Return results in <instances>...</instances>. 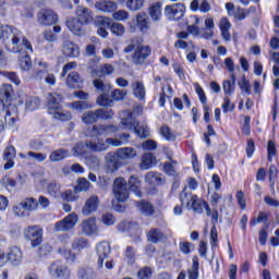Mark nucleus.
<instances>
[{
    "label": "nucleus",
    "instance_id": "39448f33",
    "mask_svg": "<svg viewBox=\"0 0 279 279\" xmlns=\"http://www.w3.org/2000/svg\"><path fill=\"white\" fill-rule=\"evenodd\" d=\"M112 191L117 202H128V197H130V190L128 189V181H125V179H116L113 181Z\"/></svg>",
    "mask_w": 279,
    "mask_h": 279
},
{
    "label": "nucleus",
    "instance_id": "20e7f679",
    "mask_svg": "<svg viewBox=\"0 0 279 279\" xmlns=\"http://www.w3.org/2000/svg\"><path fill=\"white\" fill-rule=\"evenodd\" d=\"M180 202L190 210L197 213V215H203L205 209L207 217H210V207L208 206V203L199 199L197 195H193L186 187L180 193Z\"/></svg>",
    "mask_w": 279,
    "mask_h": 279
},
{
    "label": "nucleus",
    "instance_id": "e2e57ef3",
    "mask_svg": "<svg viewBox=\"0 0 279 279\" xmlns=\"http://www.w3.org/2000/svg\"><path fill=\"white\" fill-rule=\"evenodd\" d=\"M98 110V119H105V120H109L112 119V117H114V111H112V109H97Z\"/></svg>",
    "mask_w": 279,
    "mask_h": 279
},
{
    "label": "nucleus",
    "instance_id": "ddd939ff",
    "mask_svg": "<svg viewBox=\"0 0 279 279\" xmlns=\"http://www.w3.org/2000/svg\"><path fill=\"white\" fill-rule=\"evenodd\" d=\"M120 124L123 130H130V132H134L135 128H138V121L134 118V114L131 111H123L121 114Z\"/></svg>",
    "mask_w": 279,
    "mask_h": 279
},
{
    "label": "nucleus",
    "instance_id": "de8ad7c7",
    "mask_svg": "<svg viewBox=\"0 0 279 279\" xmlns=\"http://www.w3.org/2000/svg\"><path fill=\"white\" fill-rule=\"evenodd\" d=\"M71 108L81 112L82 110H90V108H93V105L88 101H73L71 104Z\"/></svg>",
    "mask_w": 279,
    "mask_h": 279
},
{
    "label": "nucleus",
    "instance_id": "5fc2aeb1",
    "mask_svg": "<svg viewBox=\"0 0 279 279\" xmlns=\"http://www.w3.org/2000/svg\"><path fill=\"white\" fill-rule=\"evenodd\" d=\"M40 106V99L38 98H28L25 102V110H28L32 112L33 110H36Z\"/></svg>",
    "mask_w": 279,
    "mask_h": 279
},
{
    "label": "nucleus",
    "instance_id": "680f3d73",
    "mask_svg": "<svg viewBox=\"0 0 279 279\" xmlns=\"http://www.w3.org/2000/svg\"><path fill=\"white\" fill-rule=\"evenodd\" d=\"M157 147H158V143H156V141H154V140L145 141L142 144V148L144 149V151H155V149H157Z\"/></svg>",
    "mask_w": 279,
    "mask_h": 279
},
{
    "label": "nucleus",
    "instance_id": "f8f14e48",
    "mask_svg": "<svg viewBox=\"0 0 279 279\" xmlns=\"http://www.w3.org/2000/svg\"><path fill=\"white\" fill-rule=\"evenodd\" d=\"M151 54V48L149 46H137L132 60L134 64H145V60Z\"/></svg>",
    "mask_w": 279,
    "mask_h": 279
},
{
    "label": "nucleus",
    "instance_id": "72a5a7b5",
    "mask_svg": "<svg viewBox=\"0 0 279 279\" xmlns=\"http://www.w3.org/2000/svg\"><path fill=\"white\" fill-rule=\"evenodd\" d=\"M68 156L69 149L60 148L50 153L49 160L50 162H60V160H64Z\"/></svg>",
    "mask_w": 279,
    "mask_h": 279
},
{
    "label": "nucleus",
    "instance_id": "69168bd1",
    "mask_svg": "<svg viewBox=\"0 0 279 279\" xmlns=\"http://www.w3.org/2000/svg\"><path fill=\"white\" fill-rule=\"evenodd\" d=\"M238 85L240 86L242 93H245L246 95L252 94V89L250 87V81H246L245 76L242 77L241 82H239Z\"/></svg>",
    "mask_w": 279,
    "mask_h": 279
},
{
    "label": "nucleus",
    "instance_id": "338daca9",
    "mask_svg": "<svg viewBox=\"0 0 279 279\" xmlns=\"http://www.w3.org/2000/svg\"><path fill=\"white\" fill-rule=\"evenodd\" d=\"M153 276V271L151 268L149 267H143L138 272H137V277L140 279H149Z\"/></svg>",
    "mask_w": 279,
    "mask_h": 279
},
{
    "label": "nucleus",
    "instance_id": "0eeeda50",
    "mask_svg": "<svg viewBox=\"0 0 279 279\" xmlns=\"http://www.w3.org/2000/svg\"><path fill=\"white\" fill-rule=\"evenodd\" d=\"M24 236L31 241L32 247H38L43 243V227L31 226L24 230Z\"/></svg>",
    "mask_w": 279,
    "mask_h": 279
},
{
    "label": "nucleus",
    "instance_id": "052dcab7",
    "mask_svg": "<svg viewBox=\"0 0 279 279\" xmlns=\"http://www.w3.org/2000/svg\"><path fill=\"white\" fill-rule=\"evenodd\" d=\"M112 19H114V21H128V19H130V13L125 10H119L113 12Z\"/></svg>",
    "mask_w": 279,
    "mask_h": 279
},
{
    "label": "nucleus",
    "instance_id": "09e8293b",
    "mask_svg": "<svg viewBox=\"0 0 279 279\" xmlns=\"http://www.w3.org/2000/svg\"><path fill=\"white\" fill-rule=\"evenodd\" d=\"M192 20H194V24L187 26V32H190V34H193V36H199V16L194 15L192 16Z\"/></svg>",
    "mask_w": 279,
    "mask_h": 279
},
{
    "label": "nucleus",
    "instance_id": "c03bdc74",
    "mask_svg": "<svg viewBox=\"0 0 279 279\" xmlns=\"http://www.w3.org/2000/svg\"><path fill=\"white\" fill-rule=\"evenodd\" d=\"M124 260L128 265H134L136 263V251L132 246H126L124 252Z\"/></svg>",
    "mask_w": 279,
    "mask_h": 279
},
{
    "label": "nucleus",
    "instance_id": "473e14b6",
    "mask_svg": "<svg viewBox=\"0 0 279 279\" xmlns=\"http://www.w3.org/2000/svg\"><path fill=\"white\" fill-rule=\"evenodd\" d=\"M66 25L70 29V32H72V34H74L75 36H82V34H84V31L82 29V22H80V20L77 19H73V20H69L66 22Z\"/></svg>",
    "mask_w": 279,
    "mask_h": 279
},
{
    "label": "nucleus",
    "instance_id": "a211bd4d",
    "mask_svg": "<svg viewBox=\"0 0 279 279\" xmlns=\"http://www.w3.org/2000/svg\"><path fill=\"white\" fill-rule=\"evenodd\" d=\"M4 163V171H8L14 167V158H16V148L12 145L7 146L2 154Z\"/></svg>",
    "mask_w": 279,
    "mask_h": 279
},
{
    "label": "nucleus",
    "instance_id": "4c0bfd02",
    "mask_svg": "<svg viewBox=\"0 0 279 279\" xmlns=\"http://www.w3.org/2000/svg\"><path fill=\"white\" fill-rule=\"evenodd\" d=\"M133 95L140 99H145V85H143V82L135 81L132 84Z\"/></svg>",
    "mask_w": 279,
    "mask_h": 279
},
{
    "label": "nucleus",
    "instance_id": "c85d7f7f",
    "mask_svg": "<svg viewBox=\"0 0 279 279\" xmlns=\"http://www.w3.org/2000/svg\"><path fill=\"white\" fill-rule=\"evenodd\" d=\"M132 135L128 133L120 134L118 138H107V144L112 145V147H121V145H128L130 143Z\"/></svg>",
    "mask_w": 279,
    "mask_h": 279
},
{
    "label": "nucleus",
    "instance_id": "393cba45",
    "mask_svg": "<svg viewBox=\"0 0 279 279\" xmlns=\"http://www.w3.org/2000/svg\"><path fill=\"white\" fill-rule=\"evenodd\" d=\"M192 12H203V14L208 13V11L211 9L210 3H208V0H193L190 4Z\"/></svg>",
    "mask_w": 279,
    "mask_h": 279
},
{
    "label": "nucleus",
    "instance_id": "37998d69",
    "mask_svg": "<svg viewBox=\"0 0 279 279\" xmlns=\"http://www.w3.org/2000/svg\"><path fill=\"white\" fill-rule=\"evenodd\" d=\"M129 184H130L131 191H134L136 197H142L141 190H140L141 189V179L132 175L129 179Z\"/></svg>",
    "mask_w": 279,
    "mask_h": 279
},
{
    "label": "nucleus",
    "instance_id": "4468645a",
    "mask_svg": "<svg viewBox=\"0 0 279 279\" xmlns=\"http://www.w3.org/2000/svg\"><path fill=\"white\" fill-rule=\"evenodd\" d=\"M38 23L40 25H56L58 23V14L51 9H44L38 13Z\"/></svg>",
    "mask_w": 279,
    "mask_h": 279
},
{
    "label": "nucleus",
    "instance_id": "dca6fc26",
    "mask_svg": "<svg viewBox=\"0 0 279 279\" xmlns=\"http://www.w3.org/2000/svg\"><path fill=\"white\" fill-rule=\"evenodd\" d=\"M97 208H99V196L93 195L86 199L84 206L82 207V215L84 217H89L93 213H97Z\"/></svg>",
    "mask_w": 279,
    "mask_h": 279
},
{
    "label": "nucleus",
    "instance_id": "6ab92c4d",
    "mask_svg": "<svg viewBox=\"0 0 279 279\" xmlns=\"http://www.w3.org/2000/svg\"><path fill=\"white\" fill-rule=\"evenodd\" d=\"M61 51L65 58H80V47L69 40L63 43Z\"/></svg>",
    "mask_w": 279,
    "mask_h": 279
},
{
    "label": "nucleus",
    "instance_id": "412c9836",
    "mask_svg": "<svg viewBox=\"0 0 279 279\" xmlns=\"http://www.w3.org/2000/svg\"><path fill=\"white\" fill-rule=\"evenodd\" d=\"M47 194L54 199H58L62 193V184L57 180H52L46 185Z\"/></svg>",
    "mask_w": 279,
    "mask_h": 279
},
{
    "label": "nucleus",
    "instance_id": "ea45409f",
    "mask_svg": "<svg viewBox=\"0 0 279 279\" xmlns=\"http://www.w3.org/2000/svg\"><path fill=\"white\" fill-rule=\"evenodd\" d=\"M136 23L141 32H147V29H149V21L147 20V14L145 13H138L136 15Z\"/></svg>",
    "mask_w": 279,
    "mask_h": 279
},
{
    "label": "nucleus",
    "instance_id": "423d86ee",
    "mask_svg": "<svg viewBox=\"0 0 279 279\" xmlns=\"http://www.w3.org/2000/svg\"><path fill=\"white\" fill-rule=\"evenodd\" d=\"M77 221H80V217L72 213L54 223V232H69L77 226Z\"/></svg>",
    "mask_w": 279,
    "mask_h": 279
},
{
    "label": "nucleus",
    "instance_id": "f03ea898",
    "mask_svg": "<svg viewBox=\"0 0 279 279\" xmlns=\"http://www.w3.org/2000/svg\"><path fill=\"white\" fill-rule=\"evenodd\" d=\"M117 132H119V128L113 124L94 125L90 131L92 140L86 142L87 149H90V151H106L110 144L104 142L99 136H108L117 134Z\"/></svg>",
    "mask_w": 279,
    "mask_h": 279
},
{
    "label": "nucleus",
    "instance_id": "6e6d98bb",
    "mask_svg": "<svg viewBox=\"0 0 279 279\" xmlns=\"http://www.w3.org/2000/svg\"><path fill=\"white\" fill-rule=\"evenodd\" d=\"M138 208L143 215H154V206L147 202H141Z\"/></svg>",
    "mask_w": 279,
    "mask_h": 279
},
{
    "label": "nucleus",
    "instance_id": "bb28decb",
    "mask_svg": "<svg viewBox=\"0 0 279 279\" xmlns=\"http://www.w3.org/2000/svg\"><path fill=\"white\" fill-rule=\"evenodd\" d=\"M95 8L99 12H114V10H117V2L112 0H102L96 2Z\"/></svg>",
    "mask_w": 279,
    "mask_h": 279
},
{
    "label": "nucleus",
    "instance_id": "79ce46f5",
    "mask_svg": "<svg viewBox=\"0 0 279 279\" xmlns=\"http://www.w3.org/2000/svg\"><path fill=\"white\" fill-rule=\"evenodd\" d=\"M126 8L130 12H138L145 8V0H126Z\"/></svg>",
    "mask_w": 279,
    "mask_h": 279
},
{
    "label": "nucleus",
    "instance_id": "f704fd0d",
    "mask_svg": "<svg viewBox=\"0 0 279 279\" xmlns=\"http://www.w3.org/2000/svg\"><path fill=\"white\" fill-rule=\"evenodd\" d=\"M145 181L150 186H160V184H162V177L158 172H148L145 175Z\"/></svg>",
    "mask_w": 279,
    "mask_h": 279
},
{
    "label": "nucleus",
    "instance_id": "6e6552de",
    "mask_svg": "<svg viewBox=\"0 0 279 279\" xmlns=\"http://www.w3.org/2000/svg\"><path fill=\"white\" fill-rule=\"evenodd\" d=\"M184 12H186V8L183 3H174L165 8V14L169 21H180L184 16Z\"/></svg>",
    "mask_w": 279,
    "mask_h": 279
},
{
    "label": "nucleus",
    "instance_id": "8fccbe9b",
    "mask_svg": "<svg viewBox=\"0 0 279 279\" xmlns=\"http://www.w3.org/2000/svg\"><path fill=\"white\" fill-rule=\"evenodd\" d=\"M90 189V182L84 178L77 180V185L75 186V192L80 193L82 191H88Z\"/></svg>",
    "mask_w": 279,
    "mask_h": 279
},
{
    "label": "nucleus",
    "instance_id": "2f4dec72",
    "mask_svg": "<svg viewBox=\"0 0 279 279\" xmlns=\"http://www.w3.org/2000/svg\"><path fill=\"white\" fill-rule=\"evenodd\" d=\"M149 16L153 19V21H160V17L162 16V3L160 2H154L149 9Z\"/></svg>",
    "mask_w": 279,
    "mask_h": 279
},
{
    "label": "nucleus",
    "instance_id": "864d4df0",
    "mask_svg": "<svg viewBox=\"0 0 279 279\" xmlns=\"http://www.w3.org/2000/svg\"><path fill=\"white\" fill-rule=\"evenodd\" d=\"M270 189L274 191L276 184V175H278V168L275 165H271L268 169Z\"/></svg>",
    "mask_w": 279,
    "mask_h": 279
},
{
    "label": "nucleus",
    "instance_id": "603ef678",
    "mask_svg": "<svg viewBox=\"0 0 279 279\" xmlns=\"http://www.w3.org/2000/svg\"><path fill=\"white\" fill-rule=\"evenodd\" d=\"M12 210L16 217H29V213L25 209L23 203L13 206Z\"/></svg>",
    "mask_w": 279,
    "mask_h": 279
},
{
    "label": "nucleus",
    "instance_id": "cd10ccee",
    "mask_svg": "<svg viewBox=\"0 0 279 279\" xmlns=\"http://www.w3.org/2000/svg\"><path fill=\"white\" fill-rule=\"evenodd\" d=\"M71 247L74 252H82L83 250H88L90 247V242L86 238H75L72 241Z\"/></svg>",
    "mask_w": 279,
    "mask_h": 279
},
{
    "label": "nucleus",
    "instance_id": "e433bc0d",
    "mask_svg": "<svg viewBox=\"0 0 279 279\" xmlns=\"http://www.w3.org/2000/svg\"><path fill=\"white\" fill-rule=\"evenodd\" d=\"M76 277L78 279H97V272H95V270L89 267L80 268L76 271Z\"/></svg>",
    "mask_w": 279,
    "mask_h": 279
},
{
    "label": "nucleus",
    "instance_id": "aec40b11",
    "mask_svg": "<svg viewBox=\"0 0 279 279\" xmlns=\"http://www.w3.org/2000/svg\"><path fill=\"white\" fill-rule=\"evenodd\" d=\"M147 240L149 243H165L167 234L158 228H153L147 233Z\"/></svg>",
    "mask_w": 279,
    "mask_h": 279
},
{
    "label": "nucleus",
    "instance_id": "13d9d810",
    "mask_svg": "<svg viewBox=\"0 0 279 279\" xmlns=\"http://www.w3.org/2000/svg\"><path fill=\"white\" fill-rule=\"evenodd\" d=\"M49 114H52L53 119H56L57 121H71V112H60V111H56V112H51L49 111Z\"/></svg>",
    "mask_w": 279,
    "mask_h": 279
},
{
    "label": "nucleus",
    "instance_id": "1a4fd4ad",
    "mask_svg": "<svg viewBox=\"0 0 279 279\" xmlns=\"http://www.w3.org/2000/svg\"><path fill=\"white\" fill-rule=\"evenodd\" d=\"M49 272L51 274V276H54L56 278H71V270H69V268L60 260H56L49 266Z\"/></svg>",
    "mask_w": 279,
    "mask_h": 279
},
{
    "label": "nucleus",
    "instance_id": "9b49d317",
    "mask_svg": "<svg viewBox=\"0 0 279 279\" xmlns=\"http://www.w3.org/2000/svg\"><path fill=\"white\" fill-rule=\"evenodd\" d=\"M49 73V63L46 61H37L35 63V69L31 72V80H36L38 82H43L45 75Z\"/></svg>",
    "mask_w": 279,
    "mask_h": 279
},
{
    "label": "nucleus",
    "instance_id": "b1692460",
    "mask_svg": "<svg viewBox=\"0 0 279 279\" xmlns=\"http://www.w3.org/2000/svg\"><path fill=\"white\" fill-rule=\"evenodd\" d=\"M156 165V157L151 153H145L140 162V169L142 171H147V169H151Z\"/></svg>",
    "mask_w": 279,
    "mask_h": 279
},
{
    "label": "nucleus",
    "instance_id": "f257e3e1",
    "mask_svg": "<svg viewBox=\"0 0 279 279\" xmlns=\"http://www.w3.org/2000/svg\"><path fill=\"white\" fill-rule=\"evenodd\" d=\"M0 40L7 44V49L11 53H21L19 59L20 69L24 73L32 71V58L29 53H34V48L29 39L23 34V32L12 25H2L0 23Z\"/></svg>",
    "mask_w": 279,
    "mask_h": 279
},
{
    "label": "nucleus",
    "instance_id": "bf43d9fd",
    "mask_svg": "<svg viewBox=\"0 0 279 279\" xmlns=\"http://www.w3.org/2000/svg\"><path fill=\"white\" fill-rule=\"evenodd\" d=\"M110 31L114 36H123V34H125V26L121 23H113Z\"/></svg>",
    "mask_w": 279,
    "mask_h": 279
},
{
    "label": "nucleus",
    "instance_id": "a878e982",
    "mask_svg": "<svg viewBox=\"0 0 279 279\" xmlns=\"http://www.w3.org/2000/svg\"><path fill=\"white\" fill-rule=\"evenodd\" d=\"M83 82L84 81L82 80V76H80V73L71 72L66 77L65 84L69 88H82Z\"/></svg>",
    "mask_w": 279,
    "mask_h": 279
},
{
    "label": "nucleus",
    "instance_id": "3c124183",
    "mask_svg": "<svg viewBox=\"0 0 279 279\" xmlns=\"http://www.w3.org/2000/svg\"><path fill=\"white\" fill-rule=\"evenodd\" d=\"M27 158L36 162H45V160H47V154L28 151Z\"/></svg>",
    "mask_w": 279,
    "mask_h": 279
},
{
    "label": "nucleus",
    "instance_id": "9d476101",
    "mask_svg": "<svg viewBox=\"0 0 279 279\" xmlns=\"http://www.w3.org/2000/svg\"><path fill=\"white\" fill-rule=\"evenodd\" d=\"M110 244L108 242H100L96 246V253L98 256L97 260V269H104V260H107L108 256H110Z\"/></svg>",
    "mask_w": 279,
    "mask_h": 279
},
{
    "label": "nucleus",
    "instance_id": "58836bf2",
    "mask_svg": "<svg viewBox=\"0 0 279 279\" xmlns=\"http://www.w3.org/2000/svg\"><path fill=\"white\" fill-rule=\"evenodd\" d=\"M234 86H236V74H231V81H225L222 88L226 95H232L234 93Z\"/></svg>",
    "mask_w": 279,
    "mask_h": 279
},
{
    "label": "nucleus",
    "instance_id": "4d7b16f0",
    "mask_svg": "<svg viewBox=\"0 0 279 279\" xmlns=\"http://www.w3.org/2000/svg\"><path fill=\"white\" fill-rule=\"evenodd\" d=\"M133 132L138 136L140 138H149V128L147 126H135V130Z\"/></svg>",
    "mask_w": 279,
    "mask_h": 279
},
{
    "label": "nucleus",
    "instance_id": "2eb2a0df",
    "mask_svg": "<svg viewBox=\"0 0 279 279\" xmlns=\"http://www.w3.org/2000/svg\"><path fill=\"white\" fill-rule=\"evenodd\" d=\"M7 260L12 265V267H19V265L23 263V250L19 246L9 248Z\"/></svg>",
    "mask_w": 279,
    "mask_h": 279
},
{
    "label": "nucleus",
    "instance_id": "7ed1b4c3",
    "mask_svg": "<svg viewBox=\"0 0 279 279\" xmlns=\"http://www.w3.org/2000/svg\"><path fill=\"white\" fill-rule=\"evenodd\" d=\"M12 97H14L12 85H2L0 88V101L5 112L4 120L7 125H15L16 119H19V107L12 104Z\"/></svg>",
    "mask_w": 279,
    "mask_h": 279
},
{
    "label": "nucleus",
    "instance_id": "5701e85b",
    "mask_svg": "<svg viewBox=\"0 0 279 279\" xmlns=\"http://www.w3.org/2000/svg\"><path fill=\"white\" fill-rule=\"evenodd\" d=\"M48 108L51 110H61L62 109V95L58 93H52L48 95Z\"/></svg>",
    "mask_w": 279,
    "mask_h": 279
},
{
    "label": "nucleus",
    "instance_id": "c9c22d12",
    "mask_svg": "<svg viewBox=\"0 0 279 279\" xmlns=\"http://www.w3.org/2000/svg\"><path fill=\"white\" fill-rule=\"evenodd\" d=\"M193 264L187 270L189 279H198L199 278V258L195 255L192 258Z\"/></svg>",
    "mask_w": 279,
    "mask_h": 279
},
{
    "label": "nucleus",
    "instance_id": "4be33fe9",
    "mask_svg": "<svg viewBox=\"0 0 279 279\" xmlns=\"http://www.w3.org/2000/svg\"><path fill=\"white\" fill-rule=\"evenodd\" d=\"M77 19L76 21H80V23L88 24L90 21H93V11L90 9L78 7L76 10Z\"/></svg>",
    "mask_w": 279,
    "mask_h": 279
},
{
    "label": "nucleus",
    "instance_id": "a19ab883",
    "mask_svg": "<svg viewBox=\"0 0 279 279\" xmlns=\"http://www.w3.org/2000/svg\"><path fill=\"white\" fill-rule=\"evenodd\" d=\"M21 203L26 213H32L38 209V201H36V198L28 197L22 201Z\"/></svg>",
    "mask_w": 279,
    "mask_h": 279
},
{
    "label": "nucleus",
    "instance_id": "49530a36",
    "mask_svg": "<svg viewBox=\"0 0 279 279\" xmlns=\"http://www.w3.org/2000/svg\"><path fill=\"white\" fill-rule=\"evenodd\" d=\"M160 136H162L166 141L173 142L175 141V134L171 132L168 125H162L159 130Z\"/></svg>",
    "mask_w": 279,
    "mask_h": 279
},
{
    "label": "nucleus",
    "instance_id": "c756f323",
    "mask_svg": "<svg viewBox=\"0 0 279 279\" xmlns=\"http://www.w3.org/2000/svg\"><path fill=\"white\" fill-rule=\"evenodd\" d=\"M117 156L120 160H132V158H136V149L132 147L120 148L117 151Z\"/></svg>",
    "mask_w": 279,
    "mask_h": 279
},
{
    "label": "nucleus",
    "instance_id": "f3484780",
    "mask_svg": "<svg viewBox=\"0 0 279 279\" xmlns=\"http://www.w3.org/2000/svg\"><path fill=\"white\" fill-rule=\"evenodd\" d=\"M81 229L83 234L86 236H93L99 232V228H97V220L95 218L83 220Z\"/></svg>",
    "mask_w": 279,
    "mask_h": 279
},
{
    "label": "nucleus",
    "instance_id": "7c9ffc66",
    "mask_svg": "<svg viewBox=\"0 0 279 279\" xmlns=\"http://www.w3.org/2000/svg\"><path fill=\"white\" fill-rule=\"evenodd\" d=\"M100 112L101 111L98 110L84 112L82 116V121L85 123V125H93V123H97V121H99Z\"/></svg>",
    "mask_w": 279,
    "mask_h": 279
},
{
    "label": "nucleus",
    "instance_id": "0e129e2a",
    "mask_svg": "<svg viewBox=\"0 0 279 279\" xmlns=\"http://www.w3.org/2000/svg\"><path fill=\"white\" fill-rule=\"evenodd\" d=\"M175 165H178V162L174 160H171V162L165 163L163 169L168 175H177Z\"/></svg>",
    "mask_w": 279,
    "mask_h": 279
},
{
    "label": "nucleus",
    "instance_id": "a18cd8bd",
    "mask_svg": "<svg viewBox=\"0 0 279 279\" xmlns=\"http://www.w3.org/2000/svg\"><path fill=\"white\" fill-rule=\"evenodd\" d=\"M100 26L97 29V33L101 36V38H108V31L106 27H110V22L108 17H100Z\"/></svg>",
    "mask_w": 279,
    "mask_h": 279
},
{
    "label": "nucleus",
    "instance_id": "774afa93",
    "mask_svg": "<svg viewBox=\"0 0 279 279\" xmlns=\"http://www.w3.org/2000/svg\"><path fill=\"white\" fill-rule=\"evenodd\" d=\"M63 202H75V196L73 195V191L66 190L65 192H61L59 196Z\"/></svg>",
    "mask_w": 279,
    "mask_h": 279
}]
</instances>
